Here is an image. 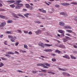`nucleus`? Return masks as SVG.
<instances>
[{
	"mask_svg": "<svg viewBox=\"0 0 77 77\" xmlns=\"http://www.w3.org/2000/svg\"><path fill=\"white\" fill-rule=\"evenodd\" d=\"M8 38H10V41L12 42H15V40L17 39V37L15 36H13L11 35H8Z\"/></svg>",
	"mask_w": 77,
	"mask_h": 77,
	"instance_id": "1",
	"label": "nucleus"
},
{
	"mask_svg": "<svg viewBox=\"0 0 77 77\" xmlns=\"http://www.w3.org/2000/svg\"><path fill=\"white\" fill-rule=\"evenodd\" d=\"M22 2V1L21 0H17L16 1V3H17V6H23V4H19L20 3H21Z\"/></svg>",
	"mask_w": 77,
	"mask_h": 77,
	"instance_id": "2",
	"label": "nucleus"
},
{
	"mask_svg": "<svg viewBox=\"0 0 77 77\" xmlns=\"http://www.w3.org/2000/svg\"><path fill=\"white\" fill-rule=\"evenodd\" d=\"M6 23L5 21H4L3 22L1 23V26L2 27H4L6 25Z\"/></svg>",
	"mask_w": 77,
	"mask_h": 77,
	"instance_id": "3",
	"label": "nucleus"
},
{
	"mask_svg": "<svg viewBox=\"0 0 77 77\" xmlns=\"http://www.w3.org/2000/svg\"><path fill=\"white\" fill-rule=\"evenodd\" d=\"M44 51H47L48 52H51L53 51V50L51 49H48L44 50Z\"/></svg>",
	"mask_w": 77,
	"mask_h": 77,
	"instance_id": "4",
	"label": "nucleus"
},
{
	"mask_svg": "<svg viewBox=\"0 0 77 77\" xmlns=\"http://www.w3.org/2000/svg\"><path fill=\"white\" fill-rule=\"evenodd\" d=\"M59 25L61 26H63L65 25V23L62 22H60L59 23Z\"/></svg>",
	"mask_w": 77,
	"mask_h": 77,
	"instance_id": "5",
	"label": "nucleus"
},
{
	"mask_svg": "<svg viewBox=\"0 0 77 77\" xmlns=\"http://www.w3.org/2000/svg\"><path fill=\"white\" fill-rule=\"evenodd\" d=\"M42 31L41 30H38L37 31L35 32V33L36 35H38V33H42Z\"/></svg>",
	"mask_w": 77,
	"mask_h": 77,
	"instance_id": "6",
	"label": "nucleus"
},
{
	"mask_svg": "<svg viewBox=\"0 0 77 77\" xmlns=\"http://www.w3.org/2000/svg\"><path fill=\"white\" fill-rule=\"evenodd\" d=\"M44 45L45 46V47H50V46H52L53 45L48 44H45Z\"/></svg>",
	"mask_w": 77,
	"mask_h": 77,
	"instance_id": "7",
	"label": "nucleus"
},
{
	"mask_svg": "<svg viewBox=\"0 0 77 77\" xmlns=\"http://www.w3.org/2000/svg\"><path fill=\"white\" fill-rule=\"evenodd\" d=\"M61 5L63 6H66L68 5L67 3H61Z\"/></svg>",
	"mask_w": 77,
	"mask_h": 77,
	"instance_id": "8",
	"label": "nucleus"
},
{
	"mask_svg": "<svg viewBox=\"0 0 77 77\" xmlns=\"http://www.w3.org/2000/svg\"><path fill=\"white\" fill-rule=\"evenodd\" d=\"M60 15H65L66 14V13L65 12H62L60 13Z\"/></svg>",
	"mask_w": 77,
	"mask_h": 77,
	"instance_id": "9",
	"label": "nucleus"
},
{
	"mask_svg": "<svg viewBox=\"0 0 77 77\" xmlns=\"http://www.w3.org/2000/svg\"><path fill=\"white\" fill-rule=\"evenodd\" d=\"M13 22V21L12 20H8L7 21L8 23H12Z\"/></svg>",
	"mask_w": 77,
	"mask_h": 77,
	"instance_id": "10",
	"label": "nucleus"
},
{
	"mask_svg": "<svg viewBox=\"0 0 77 77\" xmlns=\"http://www.w3.org/2000/svg\"><path fill=\"white\" fill-rule=\"evenodd\" d=\"M37 66H45V65L42 64L38 63L37 64Z\"/></svg>",
	"mask_w": 77,
	"mask_h": 77,
	"instance_id": "11",
	"label": "nucleus"
},
{
	"mask_svg": "<svg viewBox=\"0 0 77 77\" xmlns=\"http://www.w3.org/2000/svg\"><path fill=\"white\" fill-rule=\"evenodd\" d=\"M59 47H60V48H65V46L63 45H60L59 46Z\"/></svg>",
	"mask_w": 77,
	"mask_h": 77,
	"instance_id": "12",
	"label": "nucleus"
},
{
	"mask_svg": "<svg viewBox=\"0 0 77 77\" xmlns=\"http://www.w3.org/2000/svg\"><path fill=\"white\" fill-rule=\"evenodd\" d=\"M10 7H11V8H14L15 7V5L14 4H12L10 5Z\"/></svg>",
	"mask_w": 77,
	"mask_h": 77,
	"instance_id": "13",
	"label": "nucleus"
},
{
	"mask_svg": "<svg viewBox=\"0 0 77 77\" xmlns=\"http://www.w3.org/2000/svg\"><path fill=\"white\" fill-rule=\"evenodd\" d=\"M25 6L27 8H29L30 6V5L29 4H26Z\"/></svg>",
	"mask_w": 77,
	"mask_h": 77,
	"instance_id": "14",
	"label": "nucleus"
},
{
	"mask_svg": "<svg viewBox=\"0 0 77 77\" xmlns=\"http://www.w3.org/2000/svg\"><path fill=\"white\" fill-rule=\"evenodd\" d=\"M0 18H3V19H5V18H6V17L5 16L0 15Z\"/></svg>",
	"mask_w": 77,
	"mask_h": 77,
	"instance_id": "15",
	"label": "nucleus"
},
{
	"mask_svg": "<svg viewBox=\"0 0 77 77\" xmlns=\"http://www.w3.org/2000/svg\"><path fill=\"white\" fill-rule=\"evenodd\" d=\"M28 8H29V10H33V7L32 6H29Z\"/></svg>",
	"mask_w": 77,
	"mask_h": 77,
	"instance_id": "16",
	"label": "nucleus"
},
{
	"mask_svg": "<svg viewBox=\"0 0 77 77\" xmlns=\"http://www.w3.org/2000/svg\"><path fill=\"white\" fill-rule=\"evenodd\" d=\"M1 58L2 60H8V59L5 58L4 57H1Z\"/></svg>",
	"mask_w": 77,
	"mask_h": 77,
	"instance_id": "17",
	"label": "nucleus"
},
{
	"mask_svg": "<svg viewBox=\"0 0 77 77\" xmlns=\"http://www.w3.org/2000/svg\"><path fill=\"white\" fill-rule=\"evenodd\" d=\"M58 32H59L60 33H63V31L62 30H58Z\"/></svg>",
	"mask_w": 77,
	"mask_h": 77,
	"instance_id": "18",
	"label": "nucleus"
},
{
	"mask_svg": "<svg viewBox=\"0 0 77 77\" xmlns=\"http://www.w3.org/2000/svg\"><path fill=\"white\" fill-rule=\"evenodd\" d=\"M59 70H61V71H66V69H61V68H59Z\"/></svg>",
	"mask_w": 77,
	"mask_h": 77,
	"instance_id": "19",
	"label": "nucleus"
},
{
	"mask_svg": "<svg viewBox=\"0 0 77 77\" xmlns=\"http://www.w3.org/2000/svg\"><path fill=\"white\" fill-rule=\"evenodd\" d=\"M70 57L71 59H76V57L73 56L72 55H70Z\"/></svg>",
	"mask_w": 77,
	"mask_h": 77,
	"instance_id": "20",
	"label": "nucleus"
},
{
	"mask_svg": "<svg viewBox=\"0 0 77 77\" xmlns=\"http://www.w3.org/2000/svg\"><path fill=\"white\" fill-rule=\"evenodd\" d=\"M56 53H60V51H59V50H56L55 51Z\"/></svg>",
	"mask_w": 77,
	"mask_h": 77,
	"instance_id": "21",
	"label": "nucleus"
},
{
	"mask_svg": "<svg viewBox=\"0 0 77 77\" xmlns=\"http://www.w3.org/2000/svg\"><path fill=\"white\" fill-rule=\"evenodd\" d=\"M34 22L35 23H37L38 24H40L41 23V22L38 21H35Z\"/></svg>",
	"mask_w": 77,
	"mask_h": 77,
	"instance_id": "22",
	"label": "nucleus"
},
{
	"mask_svg": "<svg viewBox=\"0 0 77 77\" xmlns=\"http://www.w3.org/2000/svg\"><path fill=\"white\" fill-rule=\"evenodd\" d=\"M71 4H72V5H77V2H71Z\"/></svg>",
	"mask_w": 77,
	"mask_h": 77,
	"instance_id": "23",
	"label": "nucleus"
},
{
	"mask_svg": "<svg viewBox=\"0 0 77 77\" xmlns=\"http://www.w3.org/2000/svg\"><path fill=\"white\" fill-rule=\"evenodd\" d=\"M24 47L25 48H26V49H27V47H28V46H27V45H24Z\"/></svg>",
	"mask_w": 77,
	"mask_h": 77,
	"instance_id": "24",
	"label": "nucleus"
},
{
	"mask_svg": "<svg viewBox=\"0 0 77 77\" xmlns=\"http://www.w3.org/2000/svg\"><path fill=\"white\" fill-rule=\"evenodd\" d=\"M7 54H14V53H12L11 52H9L8 53H7Z\"/></svg>",
	"mask_w": 77,
	"mask_h": 77,
	"instance_id": "25",
	"label": "nucleus"
},
{
	"mask_svg": "<svg viewBox=\"0 0 77 77\" xmlns=\"http://www.w3.org/2000/svg\"><path fill=\"white\" fill-rule=\"evenodd\" d=\"M48 73H50V74H55V73L51 71L48 72Z\"/></svg>",
	"mask_w": 77,
	"mask_h": 77,
	"instance_id": "26",
	"label": "nucleus"
},
{
	"mask_svg": "<svg viewBox=\"0 0 77 77\" xmlns=\"http://www.w3.org/2000/svg\"><path fill=\"white\" fill-rule=\"evenodd\" d=\"M29 15V14H24V15L25 16V17H26V18H28V17L29 16H28V15Z\"/></svg>",
	"mask_w": 77,
	"mask_h": 77,
	"instance_id": "27",
	"label": "nucleus"
},
{
	"mask_svg": "<svg viewBox=\"0 0 77 77\" xmlns=\"http://www.w3.org/2000/svg\"><path fill=\"white\" fill-rule=\"evenodd\" d=\"M62 40H63L64 42H66V41H67V39H66L65 38H63L62 39Z\"/></svg>",
	"mask_w": 77,
	"mask_h": 77,
	"instance_id": "28",
	"label": "nucleus"
},
{
	"mask_svg": "<svg viewBox=\"0 0 77 77\" xmlns=\"http://www.w3.org/2000/svg\"><path fill=\"white\" fill-rule=\"evenodd\" d=\"M45 65L46 66H50V64L48 63H45Z\"/></svg>",
	"mask_w": 77,
	"mask_h": 77,
	"instance_id": "29",
	"label": "nucleus"
},
{
	"mask_svg": "<svg viewBox=\"0 0 77 77\" xmlns=\"http://www.w3.org/2000/svg\"><path fill=\"white\" fill-rule=\"evenodd\" d=\"M52 61H53V62H55L56 61V59L55 58H52Z\"/></svg>",
	"mask_w": 77,
	"mask_h": 77,
	"instance_id": "30",
	"label": "nucleus"
},
{
	"mask_svg": "<svg viewBox=\"0 0 77 77\" xmlns=\"http://www.w3.org/2000/svg\"><path fill=\"white\" fill-rule=\"evenodd\" d=\"M6 10L5 9H3V8H1L0 9V11H5Z\"/></svg>",
	"mask_w": 77,
	"mask_h": 77,
	"instance_id": "31",
	"label": "nucleus"
},
{
	"mask_svg": "<svg viewBox=\"0 0 77 77\" xmlns=\"http://www.w3.org/2000/svg\"><path fill=\"white\" fill-rule=\"evenodd\" d=\"M41 70L42 71V72H46L47 71L45 70H44L42 69H41Z\"/></svg>",
	"mask_w": 77,
	"mask_h": 77,
	"instance_id": "32",
	"label": "nucleus"
},
{
	"mask_svg": "<svg viewBox=\"0 0 77 77\" xmlns=\"http://www.w3.org/2000/svg\"><path fill=\"white\" fill-rule=\"evenodd\" d=\"M21 6H17L15 7V8L16 9H20V8H21Z\"/></svg>",
	"mask_w": 77,
	"mask_h": 77,
	"instance_id": "33",
	"label": "nucleus"
},
{
	"mask_svg": "<svg viewBox=\"0 0 77 77\" xmlns=\"http://www.w3.org/2000/svg\"><path fill=\"white\" fill-rule=\"evenodd\" d=\"M55 7L56 8H59V7H60V5L57 4L55 5Z\"/></svg>",
	"mask_w": 77,
	"mask_h": 77,
	"instance_id": "34",
	"label": "nucleus"
},
{
	"mask_svg": "<svg viewBox=\"0 0 77 77\" xmlns=\"http://www.w3.org/2000/svg\"><path fill=\"white\" fill-rule=\"evenodd\" d=\"M3 65H4V64L2 63H1V64H0V67H2V66H3Z\"/></svg>",
	"mask_w": 77,
	"mask_h": 77,
	"instance_id": "35",
	"label": "nucleus"
},
{
	"mask_svg": "<svg viewBox=\"0 0 77 77\" xmlns=\"http://www.w3.org/2000/svg\"><path fill=\"white\" fill-rule=\"evenodd\" d=\"M23 32L24 33H28V31H27L24 30Z\"/></svg>",
	"mask_w": 77,
	"mask_h": 77,
	"instance_id": "36",
	"label": "nucleus"
},
{
	"mask_svg": "<svg viewBox=\"0 0 77 77\" xmlns=\"http://www.w3.org/2000/svg\"><path fill=\"white\" fill-rule=\"evenodd\" d=\"M20 51H21V52H22L23 53H26V51L22 50H20Z\"/></svg>",
	"mask_w": 77,
	"mask_h": 77,
	"instance_id": "37",
	"label": "nucleus"
},
{
	"mask_svg": "<svg viewBox=\"0 0 77 77\" xmlns=\"http://www.w3.org/2000/svg\"><path fill=\"white\" fill-rule=\"evenodd\" d=\"M72 31L71 30H68V32L69 33H71Z\"/></svg>",
	"mask_w": 77,
	"mask_h": 77,
	"instance_id": "38",
	"label": "nucleus"
},
{
	"mask_svg": "<svg viewBox=\"0 0 77 77\" xmlns=\"http://www.w3.org/2000/svg\"><path fill=\"white\" fill-rule=\"evenodd\" d=\"M6 32L7 33H8V34H11V32L10 31H7Z\"/></svg>",
	"mask_w": 77,
	"mask_h": 77,
	"instance_id": "39",
	"label": "nucleus"
},
{
	"mask_svg": "<svg viewBox=\"0 0 77 77\" xmlns=\"http://www.w3.org/2000/svg\"><path fill=\"white\" fill-rule=\"evenodd\" d=\"M63 57H64V58H66V59L68 58V57L66 56H63Z\"/></svg>",
	"mask_w": 77,
	"mask_h": 77,
	"instance_id": "40",
	"label": "nucleus"
},
{
	"mask_svg": "<svg viewBox=\"0 0 77 77\" xmlns=\"http://www.w3.org/2000/svg\"><path fill=\"white\" fill-rule=\"evenodd\" d=\"M51 56H56V54H51Z\"/></svg>",
	"mask_w": 77,
	"mask_h": 77,
	"instance_id": "41",
	"label": "nucleus"
},
{
	"mask_svg": "<svg viewBox=\"0 0 77 77\" xmlns=\"http://www.w3.org/2000/svg\"><path fill=\"white\" fill-rule=\"evenodd\" d=\"M18 44H19V43L18 42H17L16 43H15V45L16 46H17Z\"/></svg>",
	"mask_w": 77,
	"mask_h": 77,
	"instance_id": "42",
	"label": "nucleus"
},
{
	"mask_svg": "<svg viewBox=\"0 0 77 77\" xmlns=\"http://www.w3.org/2000/svg\"><path fill=\"white\" fill-rule=\"evenodd\" d=\"M5 56H7L8 57H11V56L9 54H6Z\"/></svg>",
	"mask_w": 77,
	"mask_h": 77,
	"instance_id": "43",
	"label": "nucleus"
},
{
	"mask_svg": "<svg viewBox=\"0 0 77 77\" xmlns=\"http://www.w3.org/2000/svg\"><path fill=\"white\" fill-rule=\"evenodd\" d=\"M17 71L18 72H22V73H23V72H23L21 70H18Z\"/></svg>",
	"mask_w": 77,
	"mask_h": 77,
	"instance_id": "44",
	"label": "nucleus"
},
{
	"mask_svg": "<svg viewBox=\"0 0 77 77\" xmlns=\"http://www.w3.org/2000/svg\"><path fill=\"white\" fill-rule=\"evenodd\" d=\"M43 68H48V66H43Z\"/></svg>",
	"mask_w": 77,
	"mask_h": 77,
	"instance_id": "45",
	"label": "nucleus"
},
{
	"mask_svg": "<svg viewBox=\"0 0 77 77\" xmlns=\"http://www.w3.org/2000/svg\"><path fill=\"white\" fill-rule=\"evenodd\" d=\"M32 72L33 74H36V71H32Z\"/></svg>",
	"mask_w": 77,
	"mask_h": 77,
	"instance_id": "46",
	"label": "nucleus"
},
{
	"mask_svg": "<svg viewBox=\"0 0 77 77\" xmlns=\"http://www.w3.org/2000/svg\"><path fill=\"white\" fill-rule=\"evenodd\" d=\"M42 12H43V13H46L47 12H46V11L45 10H43L42 11Z\"/></svg>",
	"mask_w": 77,
	"mask_h": 77,
	"instance_id": "47",
	"label": "nucleus"
},
{
	"mask_svg": "<svg viewBox=\"0 0 77 77\" xmlns=\"http://www.w3.org/2000/svg\"><path fill=\"white\" fill-rule=\"evenodd\" d=\"M28 33L29 34V35H32V32L30 31Z\"/></svg>",
	"mask_w": 77,
	"mask_h": 77,
	"instance_id": "48",
	"label": "nucleus"
},
{
	"mask_svg": "<svg viewBox=\"0 0 77 77\" xmlns=\"http://www.w3.org/2000/svg\"><path fill=\"white\" fill-rule=\"evenodd\" d=\"M17 16H18L19 17H21V14H17Z\"/></svg>",
	"mask_w": 77,
	"mask_h": 77,
	"instance_id": "49",
	"label": "nucleus"
},
{
	"mask_svg": "<svg viewBox=\"0 0 77 77\" xmlns=\"http://www.w3.org/2000/svg\"><path fill=\"white\" fill-rule=\"evenodd\" d=\"M73 47H74V48H77V46L75 45H73Z\"/></svg>",
	"mask_w": 77,
	"mask_h": 77,
	"instance_id": "50",
	"label": "nucleus"
},
{
	"mask_svg": "<svg viewBox=\"0 0 77 77\" xmlns=\"http://www.w3.org/2000/svg\"><path fill=\"white\" fill-rule=\"evenodd\" d=\"M68 29H72V28H71V27L69 26L68 27Z\"/></svg>",
	"mask_w": 77,
	"mask_h": 77,
	"instance_id": "51",
	"label": "nucleus"
},
{
	"mask_svg": "<svg viewBox=\"0 0 77 77\" xmlns=\"http://www.w3.org/2000/svg\"><path fill=\"white\" fill-rule=\"evenodd\" d=\"M56 41H57V42L58 43H60V41L59 40H56Z\"/></svg>",
	"mask_w": 77,
	"mask_h": 77,
	"instance_id": "52",
	"label": "nucleus"
},
{
	"mask_svg": "<svg viewBox=\"0 0 77 77\" xmlns=\"http://www.w3.org/2000/svg\"><path fill=\"white\" fill-rule=\"evenodd\" d=\"M17 31H18L19 33H21V30H17Z\"/></svg>",
	"mask_w": 77,
	"mask_h": 77,
	"instance_id": "53",
	"label": "nucleus"
},
{
	"mask_svg": "<svg viewBox=\"0 0 77 77\" xmlns=\"http://www.w3.org/2000/svg\"><path fill=\"white\" fill-rule=\"evenodd\" d=\"M61 35V36H64V33H63Z\"/></svg>",
	"mask_w": 77,
	"mask_h": 77,
	"instance_id": "54",
	"label": "nucleus"
},
{
	"mask_svg": "<svg viewBox=\"0 0 77 77\" xmlns=\"http://www.w3.org/2000/svg\"><path fill=\"white\" fill-rule=\"evenodd\" d=\"M68 36H70V37H71V36H72L71 35L68 34Z\"/></svg>",
	"mask_w": 77,
	"mask_h": 77,
	"instance_id": "55",
	"label": "nucleus"
},
{
	"mask_svg": "<svg viewBox=\"0 0 77 77\" xmlns=\"http://www.w3.org/2000/svg\"><path fill=\"white\" fill-rule=\"evenodd\" d=\"M15 18H19V17L17 16H15Z\"/></svg>",
	"mask_w": 77,
	"mask_h": 77,
	"instance_id": "56",
	"label": "nucleus"
},
{
	"mask_svg": "<svg viewBox=\"0 0 77 77\" xmlns=\"http://www.w3.org/2000/svg\"><path fill=\"white\" fill-rule=\"evenodd\" d=\"M45 2V4H46L48 6H49V5H50V4H49L47 3L46 2Z\"/></svg>",
	"mask_w": 77,
	"mask_h": 77,
	"instance_id": "57",
	"label": "nucleus"
},
{
	"mask_svg": "<svg viewBox=\"0 0 77 77\" xmlns=\"http://www.w3.org/2000/svg\"><path fill=\"white\" fill-rule=\"evenodd\" d=\"M2 36H3V35H0V38H2Z\"/></svg>",
	"mask_w": 77,
	"mask_h": 77,
	"instance_id": "58",
	"label": "nucleus"
},
{
	"mask_svg": "<svg viewBox=\"0 0 77 77\" xmlns=\"http://www.w3.org/2000/svg\"><path fill=\"white\" fill-rule=\"evenodd\" d=\"M15 53H17V54H19V52L17 51H15Z\"/></svg>",
	"mask_w": 77,
	"mask_h": 77,
	"instance_id": "59",
	"label": "nucleus"
},
{
	"mask_svg": "<svg viewBox=\"0 0 77 77\" xmlns=\"http://www.w3.org/2000/svg\"><path fill=\"white\" fill-rule=\"evenodd\" d=\"M64 29H67L68 28V26H64Z\"/></svg>",
	"mask_w": 77,
	"mask_h": 77,
	"instance_id": "60",
	"label": "nucleus"
},
{
	"mask_svg": "<svg viewBox=\"0 0 77 77\" xmlns=\"http://www.w3.org/2000/svg\"><path fill=\"white\" fill-rule=\"evenodd\" d=\"M23 11H27V10L25 8H23Z\"/></svg>",
	"mask_w": 77,
	"mask_h": 77,
	"instance_id": "61",
	"label": "nucleus"
},
{
	"mask_svg": "<svg viewBox=\"0 0 77 77\" xmlns=\"http://www.w3.org/2000/svg\"><path fill=\"white\" fill-rule=\"evenodd\" d=\"M14 0L11 1V3H14Z\"/></svg>",
	"mask_w": 77,
	"mask_h": 77,
	"instance_id": "62",
	"label": "nucleus"
},
{
	"mask_svg": "<svg viewBox=\"0 0 77 77\" xmlns=\"http://www.w3.org/2000/svg\"><path fill=\"white\" fill-rule=\"evenodd\" d=\"M7 2L8 3H11V1H7Z\"/></svg>",
	"mask_w": 77,
	"mask_h": 77,
	"instance_id": "63",
	"label": "nucleus"
},
{
	"mask_svg": "<svg viewBox=\"0 0 77 77\" xmlns=\"http://www.w3.org/2000/svg\"><path fill=\"white\" fill-rule=\"evenodd\" d=\"M2 6H3V5L2 4L0 3V7H2Z\"/></svg>",
	"mask_w": 77,
	"mask_h": 77,
	"instance_id": "64",
	"label": "nucleus"
}]
</instances>
